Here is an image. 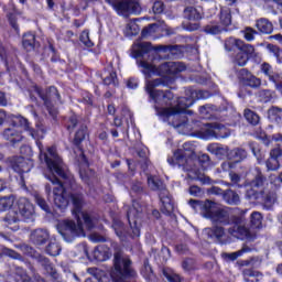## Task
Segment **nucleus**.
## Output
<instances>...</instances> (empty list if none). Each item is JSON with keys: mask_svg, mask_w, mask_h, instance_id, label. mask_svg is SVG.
I'll use <instances>...</instances> for the list:
<instances>
[{"mask_svg": "<svg viewBox=\"0 0 282 282\" xmlns=\"http://www.w3.org/2000/svg\"><path fill=\"white\" fill-rule=\"evenodd\" d=\"M259 96L262 102H270L274 98V93L272 90H261Z\"/></svg>", "mask_w": 282, "mask_h": 282, "instance_id": "nucleus-55", "label": "nucleus"}, {"mask_svg": "<svg viewBox=\"0 0 282 282\" xmlns=\"http://www.w3.org/2000/svg\"><path fill=\"white\" fill-rule=\"evenodd\" d=\"M76 124H78V118H76V116H72L66 124L67 131H74V129H76Z\"/></svg>", "mask_w": 282, "mask_h": 282, "instance_id": "nucleus-61", "label": "nucleus"}, {"mask_svg": "<svg viewBox=\"0 0 282 282\" xmlns=\"http://www.w3.org/2000/svg\"><path fill=\"white\" fill-rule=\"evenodd\" d=\"M232 226L228 228L229 235L236 237L237 239H252V234L248 227L241 225V218L232 216Z\"/></svg>", "mask_w": 282, "mask_h": 282, "instance_id": "nucleus-13", "label": "nucleus"}, {"mask_svg": "<svg viewBox=\"0 0 282 282\" xmlns=\"http://www.w3.org/2000/svg\"><path fill=\"white\" fill-rule=\"evenodd\" d=\"M271 158H275V160H279V158H282V147L279 145L278 148H274L270 152Z\"/></svg>", "mask_w": 282, "mask_h": 282, "instance_id": "nucleus-63", "label": "nucleus"}, {"mask_svg": "<svg viewBox=\"0 0 282 282\" xmlns=\"http://www.w3.org/2000/svg\"><path fill=\"white\" fill-rule=\"evenodd\" d=\"M33 94H36L40 96L52 118H56L58 116V110L54 107V104L52 102H61V94H58V89L56 87L51 86L47 90L46 94L43 93V90L39 86H34Z\"/></svg>", "mask_w": 282, "mask_h": 282, "instance_id": "nucleus-11", "label": "nucleus"}, {"mask_svg": "<svg viewBox=\"0 0 282 282\" xmlns=\"http://www.w3.org/2000/svg\"><path fill=\"white\" fill-rule=\"evenodd\" d=\"M31 241L34 246H45L50 241V231L45 229H35L31 232Z\"/></svg>", "mask_w": 282, "mask_h": 282, "instance_id": "nucleus-19", "label": "nucleus"}, {"mask_svg": "<svg viewBox=\"0 0 282 282\" xmlns=\"http://www.w3.org/2000/svg\"><path fill=\"white\" fill-rule=\"evenodd\" d=\"M249 147H250L254 158H257L258 164H261V162H263V158H265V155L263 153H261V150L259 148H257V145L254 143H249Z\"/></svg>", "mask_w": 282, "mask_h": 282, "instance_id": "nucleus-49", "label": "nucleus"}, {"mask_svg": "<svg viewBox=\"0 0 282 282\" xmlns=\"http://www.w3.org/2000/svg\"><path fill=\"white\" fill-rule=\"evenodd\" d=\"M142 213H144V208L140 206V203L134 202L132 205V208L128 212V221L130 225V230H127L124 228V224L120 220H113L112 228L120 239L122 237H127L129 235L130 237H140V228H138V217H141Z\"/></svg>", "mask_w": 282, "mask_h": 282, "instance_id": "nucleus-7", "label": "nucleus"}, {"mask_svg": "<svg viewBox=\"0 0 282 282\" xmlns=\"http://www.w3.org/2000/svg\"><path fill=\"white\" fill-rule=\"evenodd\" d=\"M245 118L249 122V124L253 126H257L260 121L259 115L250 109L245 110Z\"/></svg>", "mask_w": 282, "mask_h": 282, "instance_id": "nucleus-36", "label": "nucleus"}, {"mask_svg": "<svg viewBox=\"0 0 282 282\" xmlns=\"http://www.w3.org/2000/svg\"><path fill=\"white\" fill-rule=\"evenodd\" d=\"M261 224H263V216L259 212H253L251 214V226L259 228Z\"/></svg>", "mask_w": 282, "mask_h": 282, "instance_id": "nucleus-46", "label": "nucleus"}, {"mask_svg": "<svg viewBox=\"0 0 282 282\" xmlns=\"http://www.w3.org/2000/svg\"><path fill=\"white\" fill-rule=\"evenodd\" d=\"M116 78H118L116 72H111L108 76L104 77V83L106 85H116Z\"/></svg>", "mask_w": 282, "mask_h": 282, "instance_id": "nucleus-58", "label": "nucleus"}, {"mask_svg": "<svg viewBox=\"0 0 282 282\" xmlns=\"http://www.w3.org/2000/svg\"><path fill=\"white\" fill-rule=\"evenodd\" d=\"M261 72L262 74L269 77V80H272V78H275L276 76H279V74H272V66L268 63H263L261 65Z\"/></svg>", "mask_w": 282, "mask_h": 282, "instance_id": "nucleus-50", "label": "nucleus"}, {"mask_svg": "<svg viewBox=\"0 0 282 282\" xmlns=\"http://www.w3.org/2000/svg\"><path fill=\"white\" fill-rule=\"evenodd\" d=\"M4 221L8 223L9 226H12V224H17L18 221H21V215L17 210V208L13 207L7 216L4 217Z\"/></svg>", "mask_w": 282, "mask_h": 282, "instance_id": "nucleus-32", "label": "nucleus"}, {"mask_svg": "<svg viewBox=\"0 0 282 282\" xmlns=\"http://www.w3.org/2000/svg\"><path fill=\"white\" fill-rule=\"evenodd\" d=\"M221 32H228V29L226 26L215 23H209L204 28V33L212 34L213 36L221 34Z\"/></svg>", "mask_w": 282, "mask_h": 282, "instance_id": "nucleus-26", "label": "nucleus"}, {"mask_svg": "<svg viewBox=\"0 0 282 282\" xmlns=\"http://www.w3.org/2000/svg\"><path fill=\"white\" fill-rule=\"evenodd\" d=\"M207 193H209V195H223L224 196V189H221L220 187H217V186H213L210 187Z\"/></svg>", "mask_w": 282, "mask_h": 282, "instance_id": "nucleus-64", "label": "nucleus"}, {"mask_svg": "<svg viewBox=\"0 0 282 282\" xmlns=\"http://www.w3.org/2000/svg\"><path fill=\"white\" fill-rule=\"evenodd\" d=\"M34 41H35L34 34L32 33L24 34L23 41H22V45L24 50H26L28 52H30L31 50H34Z\"/></svg>", "mask_w": 282, "mask_h": 282, "instance_id": "nucleus-33", "label": "nucleus"}, {"mask_svg": "<svg viewBox=\"0 0 282 282\" xmlns=\"http://www.w3.org/2000/svg\"><path fill=\"white\" fill-rule=\"evenodd\" d=\"M140 32V26L135 22H129L126 26V36H135Z\"/></svg>", "mask_w": 282, "mask_h": 282, "instance_id": "nucleus-37", "label": "nucleus"}, {"mask_svg": "<svg viewBox=\"0 0 282 282\" xmlns=\"http://www.w3.org/2000/svg\"><path fill=\"white\" fill-rule=\"evenodd\" d=\"M13 124H14V127L24 128V131H30V122H28V119H25L21 116L14 117Z\"/></svg>", "mask_w": 282, "mask_h": 282, "instance_id": "nucleus-45", "label": "nucleus"}, {"mask_svg": "<svg viewBox=\"0 0 282 282\" xmlns=\"http://www.w3.org/2000/svg\"><path fill=\"white\" fill-rule=\"evenodd\" d=\"M182 268L185 272H193V270H195V260L191 258L185 259L182 263Z\"/></svg>", "mask_w": 282, "mask_h": 282, "instance_id": "nucleus-54", "label": "nucleus"}, {"mask_svg": "<svg viewBox=\"0 0 282 282\" xmlns=\"http://www.w3.org/2000/svg\"><path fill=\"white\" fill-rule=\"evenodd\" d=\"M243 34V39L248 41V43L252 42L254 40V36H257L258 32L257 30L247 26L245 30L241 31Z\"/></svg>", "mask_w": 282, "mask_h": 282, "instance_id": "nucleus-47", "label": "nucleus"}, {"mask_svg": "<svg viewBox=\"0 0 282 282\" xmlns=\"http://www.w3.org/2000/svg\"><path fill=\"white\" fill-rule=\"evenodd\" d=\"M220 23L223 28H228L232 23V15L229 8L220 10Z\"/></svg>", "mask_w": 282, "mask_h": 282, "instance_id": "nucleus-31", "label": "nucleus"}, {"mask_svg": "<svg viewBox=\"0 0 282 282\" xmlns=\"http://www.w3.org/2000/svg\"><path fill=\"white\" fill-rule=\"evenodd\" d=\"M223 199L226 202V204H229L230 206H237V204H239L240 202L239 194H237L232 189L225 191V193L223 194Z\"/></svg>", "mask_w": 282, "mask_h": 282, "instance_id": "nucleus-25", "label": "nucleus"}, {"mask_svg": "<svg viewBox=\"0 0 282 282\" xmlns=\"http://www.w3.org/2000/svg\"><path fill=\"white\" fill-rule=\"evenodd\" d=\"M29 133L36 140L41 162L46 163L48 171L52 173L46 176L51 182V184H46L45 186L46 195L53 199L57 208H67L69 206V194H67L65 186L74 189L76 187V180L63 170V160L58 156L55 147L43 150V143L40 141L45 138V130L43 128L36 131L30 129Z\"/></svg>", "mask_w": 282, "mask_h": 282, "instance_id": "nucleus-1", "label": "nucleus"}, {"mask_svg": "<svg viewBox=\"0 0 282 282\" xmlns=\"http://www.w3.org/2000/svg\"><path fill=\"white\" fill-rule=\"evenodd\" d=\"M263 184H265V178L263 177V174H261V172H259L254 180H252L250 182V187L251 188H261L263 186Z\"/></svg>", "mask_w": 282, "mask_h": 282, "instance_id": "nucleus-41", "label": "nucleus"}, {"mask_svg": "<svg viewBox=\"0 0 282 282\" xmlns=\"http://www.w3.org/2000/svg\"><path fill=\"white\" fill-rule=\"evenodd\" d=\"M186 97H181L177 99V104L172 108H162L154 106L156 113L163 118H172L175 120L173 127L180 129L181 133H188L193 131V126L188 122L189 119L186 113H193L188 107H193L195 100H202L210 98V93L204 90H195L193 88H187L185 90Z\"/></svg>", "mask_w": 282, "mask_h": 282, "instance_id": "nucleus-3", "label": "nucleus"}, {"mask_svg": "<svg viewBox=\"0 0 282 282\" xmlns=\"http://www.w3.org/2000/svg\"><path fill=\"white\" fill-rule=\"evenodd\" d=\"M208 153H212L213 155H216V158H219V160H224V158H227L230 153V150L226 145H221L219 143H212L207 145Z\"/></svg>", "mask_w": 282, "mask_h": 282, "instance_id": "nucleus-20", "label": "nucleus"}, {"mask_svg": "<svg viewBox=\"0 0 282 282\" xmlns=\"http://www.w3.org/2000/svg\"><path fill=\"white\" fill-rule=\"evenodd\" d=\"M31 257L35 259V261L43 268L44 272L52 276V279L58 278V272H56V268H54V263H52L47 257L36 253L34 249L29 248Z\"/></svg>", "mask_w": 282, "mask_h": 282, "instance_id": "nucleus-14", "label": "nucleus"}, {"mask_svg": "<svg viewBox=\"0 0 282 282\" xmlns=\"http://www.w3.org/2000/svg\"><path fill=\"white\" fill-rule=\"evenodd\" d=\"M252 75V73H250V70H248V68H241L238 72V78L245 84L248 79V77H250Z\"/></svg>", "mask_w": 282, "mask_h": 282, "instance_id": "nucleus-57", "label": "nucleus"}, {"mask_svg": "<svg viewBox=\"0 0 282 282\" xmlns=\"http://www.w3.org/2000/svg\"><path fill=\"white\" fill-rule=\"evenodd\" d=\"M14 195L0 198V210H9L10 207L14 206Z\"/></svg>", "mask_w": 282, "mask_h": 282, "instance_id": "nucleus-34", "label": "nucleus"}, {"mask_svg": "<svg viewBox=\"0 0 282 282\" xmlns=\"http://www.w3.org/2000/svg\"><path fill=\"white\" fill-rule=\"evenodd\" d=\"M152 10L154 14H162L164 12V3L162 1L154 2Z\"/></svg>", "mask_w": 282, "mask_h": 282, "instance_id": "nucleus-62", "label": "nucleus"}, {"mask_svg": "<svg viewBox=\"0 0 282 282\" xmlns=\"http://www.w3.org/2000/svg\"><path fill=\"white\" fill-rule=\"evenodd\" d=\"M198 162L203 169H207V166H212L213 161H210V156L206 153L198 155Z\"/></svg>", "mask_w": 282, "mask_h": 282, "instance_id": "nucleus-53", "label": "nucleus"}, {"mask_svg": "<svg viewBox=\"0 0 282 282\" xmlns=\"http://www.w3.org/2000/svg\"><path fill=\"white\" fill-rule=\"evenodd\" d=\"M4 140H9V142H13V144H17V142H21L23 140V137L17 130V128H8L3 132Z\"/></svg>", "mask_w": 282, "mask_h": 282, "instance_id": "nucleus-23", "label": "nucleus"}, {"mask_svg": "<svg viewBox=\"0 0 282 282\" xmlns=\"http://www.w3.org/2000/svg\"><path fill=\"white\" fill-rule=\"evenodd\" d=\"M248 158V151L243 150V148H236L229 151L228 160L234 162L235 164H239L243 162Z\"/></svg>", "mask_w": 282, "mask_h": 282, "instance_id": "nucleus-21", "label": "nucleus"}, {"mask_svg": "<svg viewBox=\"0 0 282 282\" xmlns=\"http://www.w3.org/2000/svg\"><path fill=\"white\" fill-rule=\"evenodd\" d=\"M188 204L193 208V210H195V213H200L202 217L206 218V215L208 214L213 200L189 199Z\"/></svg>", "mask_w": 282, "mask_h": 282, "instance_id": "nucleus-18", "label": "nucleus"}, {"mask_svg": "<svg viewBox=\"0 0 282 282\" xmlns=\"http://www.w3.org/2000/svg\"><path fill=\"white\" fill-rule=\"evenodd\" d=\"M267 50L269 51V54L274 56L276 58L278 63H282V50L278 45L274 44H268Z\"/></svg>", "mask_w": 282, "mask_h": 282, "instance_id": "nucleus-35", "label": "nucleus"}, {"mask_svg": "<svg viewBox=\"0 0 282 282\" xmlns=\"http://www.w3.org/2000/svg\"><path fill=\"white\" fill-rule=\"evenodd\" d=\"M184 18L187 19V21H199V19H202V14L197 9L187 7L184 10Z\"/></svg>", "mask_w": 282, "mask_h": 282, "instance_id": "nucleus-30", "label": "nucleus"}, {"mask_svg": "<svg viewBox=\"0 0 282 282\" xmlns=\"http://www.w3.org/2000/svg\"><path fill=\"white\" fill-rule=\"evenodd\" d=\"M274 202H276V193L270 192L264 196V206L267 208H272Z\"/></svg>", "mask_w": 282, "mask_h": 282, "instance_id": "nucleus-52", "label": "nucleus"}, {"mask_svg": "<svg viewBox=\"0 0 282 282\" xmlns=\"http://www.w3.org/2000/svg\"><path fill=\"white\" fill-rule=\"evenodd\" d=\"M132 58H137L139 67H142L143 74L147 78H151V74H156V76H162L165 80L172 83L173 76L184 72L186 66L180 62H165L159 67L158 63L160 55L151 51V43L149 42H135L132 45Z\"/></svg>", "mask_w": 282, "mask_h": 282, "instance_id": "nucleus-2", "label": "nucleus"}, {"mask_svg": "<svg viewBox=\"0 0 282 282\" xmlns=\"http://www.w3.org/2000/svg\"><path fill=\"white\" fill-rule=\"evenodd\" d=\"M204 232L207 235V237H209V239H213V237H216V239H221L226 236V229H224L221 226L206 228Z\"/></svg>", "mask_w": 282, "mask_h": 282, "instance_id": "nucleus-24", "label": "nucleus"}, {"mask_svg": "<svg viewBox=\"0 0 282 282\" xmlns=\"http://www.w3.org/2000/svg\"><path fill=\"white\" fill-rule=\"evenodd\" d=\"M141 274L144 276V279H151L153 270L151 269V265L149 263H144V267L141 270Z\"/></svg>", "mask_w": 282, "mask_h": 282, "instance_id": "nucleus-60", "label": "nucleus"}, {"mask_svg": "<svg viewBox=\"0 0 282 282\" xmlns=\"http://www.w3.org/2000/svg\"><path fill=\"white\" fill-rule=\"evenodd\" d=\"M252 250H254L253 247L243 245L240 250L232 252V253H226L225 257H226V259H229V261H237V259H239V257H241L242 254H246L247 252H252Z\"/></svg>", "mask_w": 282, "mask_h": 282, "instance_id": "nucleus-27", "label": "nucleus"}, {"mask_svg": "<svg viewBox=\"0 0 282 282\" xmlns=\"http://www.w3.org/2000/svg\"><path fill=\"white\" fill-rule=\"evenodd\" d=\"M148 186L152 191L159 192V197L162 204V213L165 215H171V213L175 210V205L173 204V199L171 198V194L169 193V189H166L164 182L155 176H148Z\"/></svg>", "mask_w": 282, "mask_h": 282, "instance_id": "nucleus-9", "label": "nucleus"}, {"mask_svg": "<svg viewBox=\"0 0 282 282\" xmlns=\"http://www.w3.org/2000/svg\"><path fill=\"white\" fill-rule=\"evenodd\" d=\"M195 149V143L185 142L183 149L176 150L172 156L167 158L169 164L177 166L185 173H195V160H197Z\"/></svg>", "mask_w": 282, "mask_h": 282, "instance_id": "nucleus-5", "label": "nucleus"}, {"mask_svg": "<svg viewBox=\"0 0 282 282\" xmlns=\"http://www.w3.org/2000/svg\"><path fill=\"white\" fill-rule=\"evenodd\" d=\"M34 199H35L37 206H40V208H42V210H44L45 213H50V205H47V202H45V198H42L41 195L35 194Z\"/></svg>", "mask_w": 282, "mask_h": 282, "instance_id": "nucleus-51", "label": "nucleus"}, {"mask_svg": "<svg viewBox=\"0 0 282 282\" xmlns=\"http://www.w3.org/2000/svg\"><path fill=\"white\" fill-rule=\"evenodd\" d=\"M61 245L56 240H51L45 248V252L46 254H50V257H58V254H61Z\"/></svg>", "mask_w": 282, "mask_h": 282, "instance_id": "nucleus-28", "label": "nucleus"}, {"mask_svg": "<svg viewBox=\"0 0 282 282\" xmlns=\"http://www.w3.org/2000/svg\"><path fill=\"white\" fill-rule=\"evenodd\" d=\"M116 12L118 14H121V17H130V14H140V3L133 1V0H121L116 4L115 8Z\"/></svg>", "mask_w": 282, "mask_h": 282, "instance_id": "nucleus-15", "label": "nucleus"}, {"mask_svg": "<svg viewBox=\"0 0 282 282\" xmlns=\"http://www.w3.org/2000/svg\"><path fill=\"white\" fill-rule=\"evenodd\" d=\"M224 46L226 52H235L236 50L239 51L236 55H234L232 59L234 64L238 65V67H246L250 58H257V56H259V53L254 50L252 44H248L240 39L228 37L225 40Z\"/></svg>", "mask_w": 282, "mask_h": 282, "instance_id": "nucleus-6", "label": "nucleus"}, {"mask_svg": "<svg viewBox=\"0 0 282 282\" xmlns=\"http://www.w3.org/2000/svg\"><path fill=\"white\" fill-rule=\"evenodd\" d=\"M265 166L268 171H279V169H281V163L279 162V159L270 156L265 162Z\"/></svg>", "mask_w": 282, "mask_h": 282, "instance_id": "nucleus-40", "label": "nucleus"}, {"mask_svg": "<svg viewBox=\"0 0 282 282\" xmlns=\"http://www.w3.org/2000/svg\"><path fill=\"white\" fill-rule=\"evenodd\" d=\"M94 257L97 261H107V254L102 253V249H100V247L95 249Z\"/></svg>", "mask_w": 282, "mask_h": 282, "instance_id": "nucleus-59", "label": "nucleus"}, {"mask_svg": "<svg viewBox=\"0 0 282 282\" xmlns=\"http://www.w3.org/2000/svg\"><path fill=\"white\" fill-rule=\"evenodd\" d=\"M85 135H87V126H82L78 131L75 133L74 144L78 147L83 140H85Z\"/></svg>", "mask_w": 282, "mask_h": 282, "instance_id": "nucleus-38", "label": "nucleus"}, {"mask_svg": "<svg viewBox=\"0 0 282 282\" xmlns=\"http://www.w3.org/2000/svg\"><path fill=\"white\" fill-rule=\"evenodd\" d=\"M242 274L246 282H257L262 276L261 272L252 269H243Z\"/></svg>", "mask_w": 282, "mask_h": 282, "instance_id": "nucleus-29", "label": "nucleus"}, {"mask_svg": "<svg viewBox=\"0 0 282 282\" xmlns=\"http://www.w3.org/2000/svg\"><path fill=\"white\" fill-rule=\"evenodd\" d=\"M163 276H165V279L169 282H181L182 279L180 278V275L169 269H163Z\"/></svg>", "mask_w": 282, "mask_h": 282, "instance_id": "nucleus-43", "label": "nucleus"}, {"mask_svg": "<svg viewBox=\"0 0 282 282\" xmlns=\"http://www.w3.org/2000/svg\"><path fill=\"white\" fill-rule=\"evenodd\" d=\"M70 199L74 206L73 215H75L77 219V225L72 220H64L57 225L59 235H62L63 239L68 243L74 241L75 237H85L83 224L87 230H91V228L96 226V220L83 210V206H85L83 194H72Z\"/></svg>", "mask_w": 282, "mask_h": 282, "instance_id": "nucleus-4", "label": "nucleus"}, {"mask_svg": "<svg viewBox=\"0 0 282 282\" xmlns=\"http://www.w3.org/2000/svg\"><path fill=\"white\" fill-rule=\"evenodd\" d=\"M15 210L24 221H32L34 219V205L30 199L20 197L14 205Z\"/></svg>", "mask_w": 282, "mask_h": 282, "instance_id": "nucleus-12", "label": "nucleus"}, {"mask_svg": "<svg viewBox=\"0 0 282 282\" xmlns=\"http://www.w3.org/2000/svg\"><path fill=\"white\" fill-rule=\"evenodd\" d=\"M169 83L170 82H167L164 77L147 80L145 90L149 94L150 98L154 100V102L173 107V94L171 93V90L164 93L162 90L155 89V87H166Z\"/></svg>", "mask_w": 282, "mask_h": 282, "instance_id": "nucleus-8", "label": "nucleus"}, {"mask_svg": "<svg viewBox=\"0 0 282 282\" xmlns=\"http://www.w3.org/2000/svg\"><path fill=\"white\" fill-rule=\"evenodd\" d=\"M11 166L15 173H30L32 171V167L34 166V163L30 159H25L23 156H15L11 160Z\"/></svg>", "mask_w": 282, "mask_h": 282, "instance_id": "nucleus-16", "label": "nucleus"}, {"mask_svg": "<svg viewBox=\"0 0 282 282\" xmlns=\"http://www.w3.org/2000/svg\"><path fill=\"white\" fill-rule=\"evenodd\" d=\"M232 217L234 216H230V209H228V207H221L212 200L205 219H210L212 224L230 226L232 224Z\"/></svg>", "mask_w": 282, "mask_h": 282, "instance_id": "nucleus-10", "label": "nucleus"}, {"mask_svg": "<svg viewBox=\"0 0 282 282\" xmlns=\"http://www.w3.org/2000/svg\"><path fill=\"white\" fill-rule=\"evenodd\" d=\"M245 85H247L248 87H252L253 89H257V87H261V79L251 74L245 82Z\"/></svg>", "mask_w": 282, "mask_h": 282, "instance_id": "nucleus-48", "label": "nucleus"}, {"mask_svg": "<svg viewBox=\"0 0 282 282\" xmlns=\"http://www.w3.org/2000/svg\"><path fill=\"white\" fill-rule=\"evenodd\" d=\"M206 134L209 138H228L230 132L221 123H210L206 130Z\"/></svg>", "mask_w": 282, "mask_h": 282, "instance_id": "nucleus-17", "label": "nucleus"}, {"mask_svg": "<svg viewBox=\"0 0 282 282\" xmlns=\"http://www.w3.org/2000/svg\"><path fill=\"white\" fill-rule=\"evenodd\" d=\"M137 155L140 158L139 164L141 169L147 170L149 167V159L147 158V150H138Z\"/></svg>", "mask_w": 282, "mask_h": 282, "instance_id": "nucleus-42", "label": "nucleus"}, {"mask_svg": "<svg viewBox=\"0 0 282 282\" xmlns=\"http://www.w3.org/2000/svg\"><path fill=\"white\" fill-rule=\"evenodd\" d=\"M79 175H80L83 182H85L86 184H89L91 182V180H94L95 173L90 169H87V170L80 169Z\"/></svg>", "mask_w": 282, "mask_h": 282, "instance_id": "nucleus-44", "label": "nucleus"}, {"mask_svg": "<svg viewBox=\"0 0 282 282\" xmlns=\"http://www.w3.org/2000/svg\"><path fill=\"white\" fill-rule=\"evenodd\" d=\"M15 281L17 282H34L32 278H30V275H28V273L21 268L17 269Z\"/></svg>", "mask_w": 282, "mask_h": 282, "instance_id": "nucleus-39", "label": "nucleus"}, {"mask_svg": "<svg viewBox=\"0 0 282 282\" xmlns=\"http://www.w3.org/2000/svg\"><path fill=\"white\" fill-rule=\"evenodd\" d=\"M256 28L261 34H272V32H274V25L265 18L257 20Z\"/></svg>", "mask_w": 282, "mask_h": 282, "instance_id": "nucleus-22", "label": "nucleus"}, {"mask_svg": "<svg viewBox=\"0 0 282 282\" xmlns=\"http://www.w3.org/2000/svg\"><path fill=\"white\" fill-rule=\"evenodd\" d=\"M80 42L86 46V47H94V42L89 39V32L84 31L80 34Z\"/></svg>", "mask_w": 282, "mask_h": 282, "instance_id": "nucleus-56", "label": "nucleus"}]
</instances>
